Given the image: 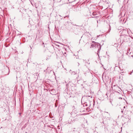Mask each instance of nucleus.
Instances as JSON below:
<instances>
[{
  "label": "nucleus",
  "instance_id": "20e7f679",
  "mask_svg": "<svg viewBox=\"0 0 133 133\" xmlns=\"http://www.w3.org/2000/svg\"><path fill=\"white\" fill-rule=\"evenodd\" d=\"M124 108H125V107H124Z\"/></svg>",
  "mask_w": 133,
  "mask_h": 133
},
{
  "label": "nucleus",
  "instance_id": "7ed1b4c3",
  "mask_svg": "<svg viewBox=\"0 0 133 133\" xmlns=\"http://www.w3.org/2000/svg\"><path fill=\"white\" fill-rule=\"evenodd\" d=\"M130 121V119H129V120L128 121V122H129Z\"/></svg>",
  "mask_w": 133,
  "mask_h": 133
},
{
  "label": "nucleus",
  "instance_id": "39448f33",
  "mask_svg": "<svg viewBox=\"0 0 133 133\" xmlns=\"http://www.w3.org/2000/svg\"><path fill=\"white\" fill-rule=\"evenodd\" d=\"M25 133H27V132H26Z\"/></svg>",
  "mask_w": 133,
  "mask_h": 133
},
{
  "label": "nucleus",
  "instance_id": "f03ea898",
  "mask_svg": "<svg viewBox=\"0 0 133 133\" xmlns=\"http://www.w3.org/2000/svg\"><path fill=\"white\" fill-rule=\"evenodd\" d=\"M96 12H94L92 14L93 15H96Z\"/></svg>",
  "mask_w": 133,
  "mask_h": 133
},
{
  "label": "nucleus",
  "instance_id": "f257e3e1",
  "mask_svg": "<svg viewBox=\"0 0 133 133\" xmlns=\"http://www.w3.org/2000/svg\"><path fill=\"white\" fill-rule=\"evenodd\" d=\"M92 42L94 43L91 44L90 48L97 47L98 48V51L97 54L99 56V51L101 48L100 44L99 43L96 42L94 41H92Z\"/></svg>",
  "mask_w": 133,
  "mask_h": 133
}]
</instances>
